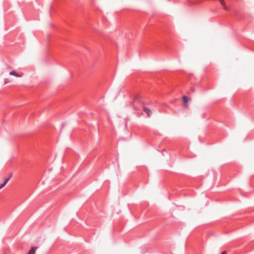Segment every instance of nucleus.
<instances>
[{
    "instance_id": "obj_3",
    "label": "nucleus",
    "mask_w": 254,
    "mask_h": 254,
    "mask_svg": "<svg viewBox=\"0 0 254 254\" xmlns=\"http://www.w3.org/2000/svg\"><path fill=\"white\" fill-rule=\"evenodd\" d=\"M37 249V247H32L28 252V254H35V252Z\"/></svg>"
},
{
    "instance_id": "obj_8",
    "label": "nucleus",
    "mask_w": 254,
    "mask_h": 254,
    "mask_svg": "<svg viewBox=\"0 0 254 254\" xmlns=\"http://www.w3.org/2000/svg\"><path fill=\"white\" fill-rule=\"evenodd\" d=\"M12 174H10V176H9V177L7 178V179H8V181L10 179V178L12 177Z\"/></svg>"
},
{
    "instance_id": "obj_2",
    "label": "nucleus",
    "mask_w": 254,
    "mask_h": 254,
    "mask_svg": "<svg viewBox=\"0 0 254 254\" xmlns=\"http://www.w3.org/2000/svg\"><path fill=\"white\" fill-rule=\"evenodd\" d=\"M144 112L146 113L148 117H150L152 114V111L148 108L143 107Z\"/></svg>"
},
{
    "instance_id": "obj_5",
    "label": "nucleus",
    "mask_w": 254,
    "mask_h": 254,
    "mask_svg": "<svg viewBox=\"0 0 254 254\" xmlns=\"http://www.w3.org/2000/svg\"><path fill=\"white\" fill-rule=\"evenodd\" d=\"M183 101L184 106H187V103L188 102V98L186 96H184L183 97Z\"/></svg>"
},
{
    "instance_id": "obj_6",
    "label": "nucleus",
    "mask_w": 254,
    "mask_h": 254,
    "mask_svg": "<svg viewBox=\"0 0 254 254\" xmlns=\"http://www.w3.org/2000/svg\"><path fill=\"white\" fill-rule=\"evenodd\" d=\"M8 179H5L4 182L1 184H0V189L3 188L8 182Z\"/></svg>"
},
{
    "instance_id": "obj_1",
    "label": "nucleus",
    "mask_w": 254,
    "mask_h": 254,
    "mask_svg": "<svg viewBox=\"0 0 254 254\" xmlns=\"http://www.w3.org/2000/svg\"><path fill=\"white\" fill-rule=\"evenodd\" d=\"M138 103L141 105H143V103L141 99L139 97H136L135 99H134V101L132 103V106L133 107L134 110H137V107H136L135 104Z\"/></svg>"
},
{
    "instance_id": "obj_12",
    "label": "nucleus",
    "mask_w": 254,
    "mask_h": 254,
    "mask_svg": "<svg viewBox=\"0 0 254 254\" xmlns=\"http://www.w3.org/2000/svg\"><path fill=\"white\" fill-rule=\"evenodd\" d=\"M7 82V80H6V79H5V83H6Z\"/></svg>"
},
{
    "instance_id": "obj_4",
    "label": "nucleus",
    "mask_w": 254,
    "mask_h": 254,
    "mask_svg": "<svg viewBox=\"0 0 254 254\" xmlns=\"http://www.w3.org/2000/svg\"><path fill=\"white\" fill-rule=\"evenodd\" d=\"M9 74L12 75H14L16 77H21L22 76L21 74H20L18 73H17L15 70H12L10 72Z\"/></svg>"
},
{
    "instance_id": "obj_7",
    "label": "nucleus",
    "mask_w": 254,
    "mask_h": 254,
    "mask_svg": "<svg viewBox=\"0 0 254 254\" xmlns=\"http://www.w3.org/2000/svg\"><path fill=\"white\" fill-rule=\"evenodd\" d=\"M221 4L223 6L224 8L226 10H227V6L225 5V2L224 0H220Z\"/></svg>"
},
{
    "instance_id": "obj_10",
    "label": "nucleus",
    "mask_w": 254,
    "mask_h": 254,
    "mask_svg": "<svg viewBox=\"0 0 254 254\" xmlns=\"http://www.w3.org/2000/svg\"><path fill=\"white\" fill-rule=\"evenodd\" d=\"M12 174H10V176H9V177L7 178V179H8V181L10 179V178L12 177Z\"/></svg>"
},
{
    "instance_id": "obj_9",
    "label": "nucleus",
    "mask_w": 254,
    "mask_h": 254,
    "mask_svg": "<svg viewBox=\"0 0 254 254\" xmlns=\"http://www.w3.org/2000/svg\"><path fill=\"white\" fill-rule=\"evenodd\" d=\"M12 174H10V176H9V177L7 178V179H8V181L10 179V178L12 177Z\"/></svg>"
},
{
    "instance_id": "obj_11",
    "label": "nucleus",
    "mask_w": 254,
    "mask_h": 254,
    "mask_svg": "<svg viewBox=\"0 0 254 254\" xmlns=\"http://www.w3.org/2000/svg\"><path fill=\"white\" fill-rule=\"evenodd\" d=\"M221 254H227V252L226 251H223L221 253Z\"/></svg>"
}]
</instances>
